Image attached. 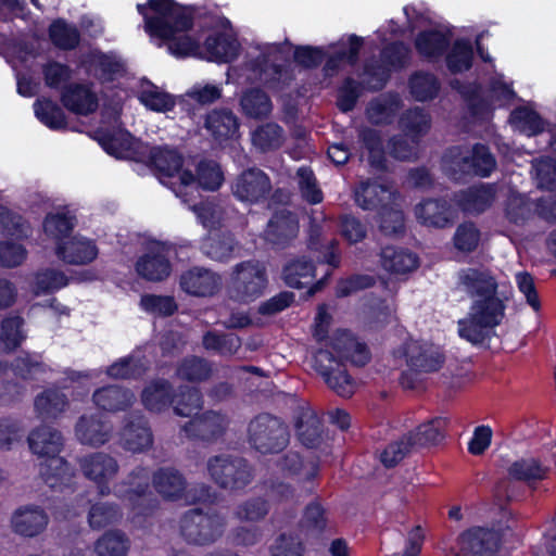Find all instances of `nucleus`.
<instances>
[{
	"label": "nucleus",
	"instance_id": "nucleus-64",
	"mask_svg": "<svg viewBox=\"0 0 556 556\" xmlns=\"http://www.w3.org/2000/svg\"><path fill=\"white\" fill-rule=\"evenodd\" d=\"M533 167L540 188L548 190L556 188V164L553 160H540L533 165Z\"/></svg>",
	"mask_w": 556,
	"mask_h": 556
},
{
	"label": "nucleus",
	"instance_id": "nucleus-60",
	"mask_svg": "<svg viewBox=\"0 0 556 556\" xmlns=\"http://www.w3.org/2000/svg\"><path fill=\"white\" fill-rule=\"evenodd\" d=\"M413 450V446L404 435L400 440L389 444L381 453L380 459L384 466L392 467L401 462Z\"/></svg>",
	"mask_w": 556,
	"mask_h": 556
},
{
	"label": "nucleus",
	"instance_id": "nucleus-38",
	"mask_svg": "<svg viewBox=\"0 0 556 556\" xmlns=\"http://www.w3.org/2000/svg\"><path fill=\"white\" fill-rule=\"evenodd\" d=\"M73 228V218L63 213H51L43 220V232L55 245L60 241L66 240L71 236Z\"/></svg>",
	"mask_w": 556,
	"mask_h": 556
},
{
	"label": "nucleus",
	"instance_id": "nucleus-55",
	"mask_svg": "<svg viewBox=\"0 0 556 556\" xmlns=\"http://www.w3.org/2000/svg\"><path fill=\"white\" fill-rule=\"evenodd\" d=\"M410 92L418 101H425L435 96L438 84L435 78L429 74H416L412 77Z\"/></svg>",
	"mask_w": 556,
	"mask_h": 556
},
{
	"label": "nucleus",
	"instance_id": "nucleus-37",
	"mask_svg": "<svg viewBox=\"0 0 556 556\" xmlns=\"http://www.w3.org/2000/svg\"><path fill=\"white\" fill-rule=\"evenodd\" d=\"M132 395L117 387L98 389L93 394L96 405L108 412L122 409L130 404Z\"/></svg>",
	"mask_w": 556,
	"mask_h": 556
},
{
	"label": "nucleus",
	"instance_id": "nucleus-14",
	"mask_svg": "<svg viewBox=\"0 0 556 556\" xmlns=\"http://www.w3.org/2000/svg\"><path fill=\"white\" fill-rule=\"evenodd\" d=\"M56 257L71 265H86L93 262L99 249L93 240L81 235L70 236L54 247Z\"/></svg>",
	"mask_w": 556,
	"mask_h": 556
},
{
	"label": "nucleus",
	"instance_id": "nucleus-43",
	"mask_svg": "<svg viewBox=\"0 0 556 556\" xmlns=\"http://www.w3.org/2000/svg\"><path fill=\"white\" fill-rule=\"evenodd\" d=\"M23 320L20 317H9L2 321L0 332V346L5 351H12L21 345L25 339L22 329Z\"/></svg>",
	"mask_w": 556,
	"mask_h": 556
},
{
	"label": "nucleus",
	"instance_id": "nucleus-12",
	"mask_svg": "<svg viewBox=\"0 0 556 556\" xmlns=\"http://www.w3.org/2000/svg\"><path fill=\"white\" fill-rule=\"evenodd\" d=\"M264 270L254 264H244L237 268L231 282V296L240 302H249L260 296L265 289Z\"/></svg>",
	"mask_w": 556,
	"mask_h": 556
},
{
	"label": "nucleus",
	"instance_id": "nucleus-5",
	"mask_svg": "<svg viewBox=\"0 0 556 556\" xmlns=\"http://www.w3.org/2000/svg\"><path fill=\"white\" fill-rule=\"evenodd\" d=\"M226 517L216 513H204L201 508L186 511L180 520V534L191 545L208 546L225 533Z\"/></svg>",
	"mask_w": 556,
	"mask_h": 556
},
{
	"label": "nucleus",
	"instance_id": "nucleus-33",
	"mask_svg": "<svg viewBox=\"0 0 556 556\" xmlns=\"http://www.w3.org/2000/svg\"><path fill=\"white\" fill-rule=\"evenodd\" d=\"M381 264L388 271L405 274L414 270L418 262L413 253L387 247L381 252Z\"/></svg>",
	"mask_w": 556,
	"mask_h": 556
},
{
	"label": "nucleus",
	"instance_id": "nucleus-63",
	"mask_svg": "<svg viewBox=\"0 0 556 556\" xmlns=\"http://www.w3.org/2000/svg\"><path fill=\"white\" fill-rule=\"evenodd\" d=\"M26 250L16 242H0V264L5 267H15L26 258Z\"/></svg>",
	"mask_w": 556,
	"mask_h": 556
},
{
	"label": "nucleus",
	"instance_id": "nucleus-56",
	"mask_svg": "<svg viewBox=\"0 0 556 556\" xmlns=\"http://www.w3.org/2000/svg\"><path fill=\"white\" fill-rule=\"evenodd\" d=\"M52 42L62 49H72L78 43V33L62 21H56L50 26Z\"/></svg>",
	"mask_w": 556,
	"mask_h": 556
},
{
	"label": "nucleus",
	"instance_id": "nucleus-28",
	"mask_svg": "<svg viewBox=\"0 0 556 556\" xmlns=\"http://www.w3.org/2000/svg\"><path fill=\"white\" fill-rule=\"evenodd\" d=\"M240 109L250 118H264L271 113L273 103L264 91L251 88L240 97Z\"/></svg>",
	"mask_w": 556,
	"mask_h": 556
},
{
	"label": "nucleus",
	"instance_id": "nucleus-2",
	"mask_svg": "<svg viewBox=\"0 0 556 556\" xmlns=\"http://www.w3.org/2000/svg\"><path fill=\"white\" fill-rule=\"evenodd\" d=\"M456 287L471 299L467 315L458 321V333L472 344L482 343L504 318L497 282L488 270L466 268L458 271Z\"/></svg>",
	"mask_w": 556,
	"mask_h": 556
},
{
	"label": "nucleus",
	"instance_id": "nucleus-24",
	"mask_svg": "<svg viewBox=\"0 0 556 556\" xmlns=\"http://www.w3.org/2000/svg\"><path fill=\"white\" fill-rule=\"evenodd\" d=\"M129 483L136 486H147L150 483L154 486H178L184 483V478L174 468H162L150 473L148 469L138 467L130 473Z\"/></svg>",
	"mask_w": 556,
	"mask_h": 556
},
{
	"label": "nucleus",
	"instance_id": "nucleus-15",
	"mask_svg": "<svg viewBox=\"0 0 556 556\" xmlns=\"http://www.w3.org/2000/svg\"><path fill=\"white\" fill-rule=\"evenodd\" d=\"M500 536L494 530L472 528L459 536V552L456 556H494Z\"/></svg>",
	"mask_w": 556,
	"mask_h": 556
},
{
	"label": "nucleus",
	"instance_id": "nucleus-57",
	"mask_svg": "<svg viewBox=\"0 0 556 556\" xmlns=\"http://www.w3.org/2000/svg\"><path fill=\"white\" fill-rule=\"evenodd\" d=\"M168 392L164 382H153L142 393L143 404L150 410H161L168 404Z\"/></svg>",
	"mask_w": 556,
	"mask_h": 556
},
{
	"label": "nucleus",
	"instance_id": "nucleus-61",
	"mask_svg": "<svg viewBox=\"0 0 556 556\" xmlns=\"http://www.w3.org/2000/svg\"><path fill=\"white\" fill-rule=\"evenodd\" d=\"M269 511L268 503L261 497L244 502L238 507L237 516L247 521H258Z\"/></svg>",
	"mask_w": 556,
	"mask_h": 556
},
{
	"label": "nucleus",
	"instance_id": "nucleus-11",
	"mask_svg": "<svg viewBox=\"0 0 556 556\" xmlns=\"http://www.w3.org/2000/svg\"><path fill=\"white\" fill-rule=\"evenodd\" d=\"M314 368L326 383L340 396H351L355 391L354 381L348 376L341 363L329 350L320 349L314 356Z\"/></svg>",
	"mask_w": 556,
	"mask_h": 556
},
{
	"label": "nucleus",
	"instance_id": "nucleus-62",
	"mask_svg": "<svg viewBox=\"0 0 556 556\" xmlns=\"http://www.w3.org/2000/svg\"><path fill=\"white\" fill-rule=\"evenodd\" d=\"M283 469L290 475H298V482L307 483L316 475L317 469L314 465H304L298 454H288L283 462Z\"/></svg>",
	"mask_w": 556,
	"mask_h": 556
},
{
	"label": "nucleus",
	"instance_id": "nucleus-49",
	"mask_svg": "<svg viewBox=\"0 0 556 556\" xmlns=\"http://www.w3.org/2000/svg\"><path fill=\"white\" fill-rule=\"evenodd\" d=\"M35 114L49 128L59 129L65 125L62 110L50 100L37 101L35 103Z\"/></svg>",
	"mask_w": 556,
	"mask_h": 556
},
{
	"label": "nucleus",
	"instance_id": "nucleus-48",
	"mask_svg": "<svg viewBox=\"0 0 556 556\" xmlns=\"http://www.w3.org/2000/svg\"><path fill=\"white\" fill-rule=\"evenodd\" d=\"M123 446L131 452H142L152 444V435L143 426H131L122 433Z\"/></svg>",
	"mask_w": 556,
	"mask_h": 556
},
{
	"label": "nucleus",
	"instance_id": "nucleus-19",
	"mask_svg": "<svg viewBox=\"0 0 556 556\" xmlns=\"http://www.w3.org/2000/svg\"><path fill=\"white\" fill-rule=\"evenodd\" d=\"M11 523L15 533L34 538L46 529L48 516L38 506H24L14 511Z\"/></svg>",
	"mask_w": 556,
	"mask_h": 556
},
{
	"label": "nucleus",
	"instance_id": "nucleus-10",
	"mask_svg": "<svg viewBox=\"0 0 556 556\" xmlns=\"http://www.w3.org/2000/svg\"><path fill=\"white\" fill-rule=\"evenodd\" d=\"M249 440L261 453H276L286 447L289 435L277 418L260 416L249 426Z\"/></svg>",
	"mask_w": 556,
	"mask_h": 556
},
{
	"label": "nucleus",
	"instance_id": "nucleus-58",
	"mask_svg": "<svg viewBox=\"0 0 556 556\" xmlns=\"http://www.w3.org/2000/svg\"><path fill=\"white\" fill-rule=\"evenodd\" d=\"M140 305L143 311L157 316L170 315L177 308L173 298L151 294L143 295Z\"/></svg>",
	"mask_w": 556,
	"mask_h": 556
},
{
	"label": "nucleus",
	"instance_id": "nucleus-3",
	"mask_svg": "<svg viewBox=\"0 0 556 556\" xmlns=\"http://www.w3.org/2000/svg\"><path fill=\"white\" fill-rule=\"evenodd\" d=\"M210 489H128L123 495L136 515H149L160 504L159 496L181 505L213 504L216 495Z\"/></svg>",
	"mask_w": 556,
	"mask_h": 556
},
{
	"label": "nucleus",
	"instance_id": "nucleus-50",
	"mask_svg": "<svg viewBox=\"0 0 556 556\" xmlns=\"http://www.w3.org/2000/svg\"><path fill=\"white\" fill-rule=\"evenodd\" d=\"M67 282L68 279L64 273L54 269H47L36 275L34 292L36 294L53 292L65 287Z\"/></svg>",
	"mask_w": 556,
	"mask_h": 556
},
{
	"label": "nucleus",
	"instance_id": "nucleus-18",
	"mask_svg": "<svg viewBox=\"0 0 556 556\" xmlns=\"http://www.w3.org/2000/svg\"><path fill=\"white\" fill-rule=\"evenodd\" d=\"M555 454L546 456H525L513 462L507 468V476L517 482H540L548 473L549 464L554 460Z\"/></svg>",
	"mask_w": 556,
	"mask_h": 556
},
{
	"label": "nucleus",
	"instance_id": "nucleus-42",
	"mask_svg": "<svg viewBox=\"0 0 556 556\" xmlns=\"http://www.w3.org/2000/svg\"><path fill=\"white\" fill-rule=\"evenodd\" d=\"M283 141V134L280 126L274 123L263 125L252 134V142L261 151L277 149Z\"/></svg>",
	"mask_w": 556,
	"mask_h": 556
},
{
	"label": "nucleus",
	"instance_id": "nucleus-7",
	"mask_svg": "<svg viewBox=\"0 0 556 556\" xmlns=\"http://www.w3.org/2000/svg\"><path fill=\"white\" fill-rule=\"evenodd\" d=\"M119 108L113 109L109 116L108 127L98 130V140L103 149L117 159L143 161L148 146L137 141L128 131L121 128L117 123Z\"/></svg>",
	"mask_w": 556,
	"mask_h": 556
},
{
	"label": "nucleus",
	"instance_id": "nucleus-27",
	"mask_svg": "<svg viewBox=\"0 0 556 556\" xmlns=\"http://www.w3.org/2000/svg\"><path fill=\"white\" fill-rule=\"evenodd\" d=\"M129 548L128 536L117 529L105 531L93 546L97 556H126Z\"/></svg>",
	"mask_w": 556,
	"mask_h": 556
},
{
	"label": "nucleus",
	"instance_id": "nucleus-34",
	"mask_svg": "<svg viewBox=\"0 0 556 556\" xmlns=\"http://www.w3.org/2000/svg\"><path fill=\"white\" fill-rule=\"evenodd\" d=\"M321 433V425L317 415L312 410L303 412L296 422V434L301 443L307 447H317L323 440Z\"/></svg>",
	"mask_w": 556,
	"mask_h": 556
},
{
	"label": "nucleus",
	"instance_id": "nucleus-44",
	"mask_svg": "<svg viewBox=\"0 0 556 556\" xmlns=\"http://www.w3.org/2000/svg\"><path fill=\"white\" fill-rule=\"evenodd\" d=\"M224 418L215 413H208L202 417H198L191 420L186 431H193L194 434L203 438L211 439L218 434L224 428Z\"/></svg>",
	"mask_w": 556,
	"mask_h": 556
},
{
	"label": "nucleus",
	"instance_id": "nucleus-22",
	"mask_svg": "<svg viewBox=\"0 0 556 556\" xmlns=\"http://www.w3.org/2000/svg\"><path fill=\"white\" fill-rule=\"evenodd\" d=\"M269 189L266 175L258 169H250L239 176L235 186V195L245 202H254L264 195Z\"/></svg>",
	"mask_w": 556,
	"mask_h": 556
},
{
	"label": "nucleus",
	"instance_id": "nucleus-29",
	"mask_svg": "<svg viewBox=\"0 0 556 556\" xmlns=\"http://www.w3.org/2000/svg\"><path fill=\"white\" fill-rule=\"evenodd\" d=\"M443 418H434L416 427L405 434L413 448L424 447L439 442L445 427Z\"/></svg>",
	"mask_w": 556,
	"mask_h": 556
},
{
	"label": "nucleus",
	"instance_id": "nucleus-46",
	"mask_svg": "<svg viewBox=\"0 0 556 556\" xmlns=\"http://www.w3.org/2000/svg\"><path fill=\"white\" fill-rule=\"evenodd\" d=\"M66 406V401L63 394L55 390H49L35 400V408L39 416L43 418L55 417Z\"/></svg>",
	"mask_w": 556,
	"mask_h": 556
},
{
	"label": "nucleus",
	"instance_id": "nucleus-25",
	"mask_svg": "<svg viewBox=\"0 0 556 556\" xmlns=\"http://www.w3.org/2000/svg\"><path fill=\"white\" fill-rule=\"evenodd\" d=\"M111 427L100 419L83 416L76 426L77 439L86 445L98 446L109 441Z\"/></svg>",
	"mask_w": 556,
	"mask_h": 556
},
{
	"label": "nucleus",
	"instance_id": "nucleus-6",
	"mask_svg": "<svg viewBox=\"0 0 556 556\" xmlns=\"http://www.w3.org/2000/svg\"><path fill=\"white\" fill-rule=\"evenodd\" d=\"M142 162H149L157 172V177L175 193L179 185L192 181V170L189 159H184L176 150L167 147H148Z\"/></svg>",
	"mask_w": 556,
	"mask_h": 556
},
{
	"label": "nucleus",
	"instance_id": "nucleus-52",
	"mask_svg": "<svg viewBox=\"0 0 556 556\" xmlns=\"http://www.w3.org/2000/svg\"><path fill=\"white\" fill-rule=\"evenodd\" d=\"M472 60V47L466 40H457L447 56L448 68L454 72H463L470 67Z\"/></svg>",
	"mask_w": 556,
	"mask_h": 556
},
{
	"label": "nucleus",
	"instance_id": "nucleus-23",
	"mask_svg": "<svg viewBox=\"0 0 556 556\" xmlns=\"http://www.w3.org/2000/svg\"><path fill=\"white\" fill-rule=\"evenodd\" d=\"M64 106L75 114L87 115L98 108V98L87 85H71L62 93Z\"/></svg>",
	"mask_w": 556,
	"mask_h": 556
},
{
	"label": "nucleus",
	"instance_id": "nucleus-35",
	"mask_svg": "<svg viewBox=\"0 0 556 556\" xmlns=\"http://www.w3.org/2000/svg\"><path fill=\"white\" fill-rule=\"evenodd\" d=\"M418 220L425 225L443 227L452 218L451 208L439 201H426L415 208Z\"/></svg>",
	"mask_w": 556,
	"mask_h": 556
},
{
	"label": "nucleus",
	"instance_id": "nucleus-36",
	"mask_svg": "<svg viewBox=\"0 0 556 556\" xmlns=\"http://www.w3.org/2000/svg\"><path fill=\"white\" fill-rule=\"evenodd\" d=\"M139 100L148 109L156 112H167L174 108L172 96L150 81H142L139 90Z\"/></svg>",
	"mask_w": 556,
	"mask_h": 556
},
{
	"label": "nucleus",
	"instance_id": "nucleus-26",
	"mask_svg": "<svg viewBox=\"0 0 556 556\" xmlns=\"http://www.w3.org/2000/svg\"><path fill=\"white\" fill-rule=\"evenodd\" d=\"M328 350L339 356L350 358L356 365H364L369 359L367 348L346 332H342L339 337L331 339Z\"/></svg>",
	"mask_w": 556,
	"mask_h": 556
},
{
	"label": "nucleus",
	"instance_id": "nucleus-20",
	"mask_svg": "<svg viewBox=\"0 0 556 556\" xmlns=\"http://www.w3.org/2000/svg\"><path fill=\"white\" fill-rule=\"evenodd\" d=\"M220 286V279L214 273L194 267L185 271L180 277L181 289L195 296L213 294Z\"/></svg>",
	"mask_w": 556,
	"mask_h": 556
},
{
	"label": "nucleus",
	"instance_id": "nucleus-53",
	"mask_svg": "<svg viewBox=\"0 0 556 556\" xmlns=\"http://www.w3.org/2000/svg\"><path fill=\"white\" fill-rule=\"evenodd\" d=\"M447 42L446 34L442 30L422 33L416 40V48L426 56L440 53Z\"/></svg>",
	"mask_w": 556,
	"mask_h": 556
},
{
	"label": "nucleus",
	"instance_id": "nucleus-17",
	"mask_svg": "<svg viewBox=\"0 0 556 556\" xmlns=\"http://www.w3.org/2000/svg\"><path fill=\"white\" fill-rule=\"evenodd\" d=\"M208 472L216 483L223 485L248 484L251 478V469L243 459H229L227 457L210 459Z\"/></svg>",
	"mask_w": 556,
	"mask_h": 556
},
{
	"label": "nucleus",
	"instance_id": "nucleus-21",
	"mask_svg": "<svg viewBox=\"0 0 556 556\" xmlns=\"http://www.w3.org/2000/svg\"><path fill=\"white\" fill-rule=\"evenodd\" d=\"M84 475L96 483H108L117 473V462L110 455L94 453L80 459Z\"/></svg>",
	"mask_w": 556,
	"mask_h": 556
},
{
	"label": "nucleus",
	"instance_id": "nucleus-45",
	"mask_svg": "<svg viewBox=\"0 0 556 556\" xmlns=\"http://www.w3.org/2000/svg\"><path fill=\"white\" fill-rule=\"evenodd\" d=\"M462 163L463 170L472 168L477 174L481 176L489 175L495 167V161L493 156L483 146L475 147L471 156L463 157Z\"/></svg>",
	"mask_w": 556,
	"mask_h": 556
},
{
	"label": "nucleus",
	"instance_id": "nucleus-16",
	"mask_svg": "<svg viewBox=\"0 0 556 556\" xmlns=\"http://www.w3.org/2000/svg\"><path fill=\"white\" fill-rule=\"evenodd\" d=\"M192 170V181L189 185H179L176 195L187 197L189 193L197 192L200 188L204 190H216L224 181V174L215 162H200L194 164L190 160Z\"/></svg>",
	"mask_w": 556,
	"mask_h": 556
},
{
	"label": "nucleus",
	"instance_id": "nucleus-40",
	"mask_svg": "<svg viewBox=\"0 0 556 556\" xmlns=\"http://www.w3.org/2000/svg\"><path fill=\"white\" fill-rule=\"evenodd\" d=\"M283 278L290 287H308L314 278L313 265L305 260L293 261L286 266Z\"/></svg>",
	"mask_w": 556,
	"mask_h": 556
},
{
	"label": "nucleus",
	"instance_id": "nucleus-59",
	"mask_svg": "<svg viewBox=\"0 0 556 556\" xmlns=\"http://www.w3.org/2000/svg\"><path fill=\"white\" fill-rule=\"evenodd\" d=\"M270 556H303V545L298 538L281 533L269 547Z\"/></svg>",
	"mask_w": 556,
	"mask_h": 556
},
{
	"label": "nucleus",
	"instance_id": "nucleus-39",
	"mask_svg": "<svg viewBox=\"0 0 556 556\" xmlns=\"http://www.w3.org/2000/svg\"><path fill=\"white\" fill-rule=\"evenodd\" d=\"M393 193L378 184L362 185L355 192V200L363 208H375L382 202H389Z\"/></svg>",
	"mask_w": 556,
	"mask_h": 556
},
{
	"label": "nucleus",
	"instance_id": "nucleus-41",
	"mask_svg": "<svg viewBox=\"0 0 556 556\" xmlns=\"http://www.w3.org/2000/svg\"><path fill=\"white\" fill-rule=\"evenodd\" d=\"M509 121L515 129L528 136L540 132L544 126L541 117L528 106L515 110Z\"/></svg>",
	"mask_w": 556,
	"mask_h": 556
},
{
	"label": "nucleus",
	"instance_id": "nucleus-13",
	"mask_svg": "<svg viewBox=\"0 0 556 556\" xmlns=\"http://www.w3.org/2000/svg\"><path fill=\"white\" fill-rule=\"evenodd\" d=\"M170 248L159 241H151L147 252L136 264L137 273L148 280L159 281L169 276L172 267L168 261Z\"/></svg>",
	"mask_w": 556,
	"mask_h": 556
},
{
	"label": "nucleus",
	"instance_id": "nucleus-51",
	"mask_svg": "<svg viewBox=\"0 0 556 556\" xmlns=\"http://www.w3.org/2000/svg\"><path fill=\"white\" fill-rule=\"evenodd\" d=\"M480 231L473 224L466 223L457 227L453 241L457 251L469 253L476 250L480 243Z\"/></svg>",
	"mask_w": 556,
	"mask_h": 556
},
{
	"label": "nucleus",
	"instance_id": "nucleus-9",
	"mask_svg": "<svg viewBox=\"0 0 556 556\" xmlns=\"http://www.w3.org/2000/svg\"><path fill=\"white\" fill-rule=\"evenodd\" d=\"M28 444L35 455L50 460L49 467H53L55 470L52 476L59 478L71 476L67 463L63 458L56 457L63 446L62 435L58 431L46 426L37 428L30 432Z\"/></svg>",
	"mask_w": 556,
	"mask_h": 556
},
{
	"label": "nucleus",
	"instance_id": "nucleus-30",
	"mask_svg": "<svg viewBox=\"0 0 556 556\" xmlns=\"http://www.w3.org/2000/svg\"><path fill=\"white\" fill-rule=\"evenodd\" d=\"M88 71L103 80H113L124 73V64L115 55L93 52L88 60Z\"/></svg>",
	"mask_w": 556,
	"mask_h": 556
},
{
	"label": "nucleus",
	"instance_id": "nucleus-47",
	"mask_svg": "<svg viewBox=\"0 0 556 556\" xmlns=\"http://www.w3.org/2000/svg\"><path fill=\"white\" fill-rule=\"evenodd\" d=\"M119 517V509L115 504L102 502L93 504L88 514L89 525L92 529H102L116 522Z\"/></svg>",
	"mask_w": 556,
	"mask_h": 556
},
{
	"label": "nucleus",
	"instance_id": "nucleus-54",
	"mask_svg": "<svg viewBox=\"0 0 556 556\" xmlns=\"http://www.w3.org/2000/svg\"><path fill=\"white\" fill-rule=\"evenodd\" d=\"M489 97L485 105L497 108L508 104L515 98V92L502 75H496L491 81Z\"/></svg>",
	"mask_w": 556,
	"mask_h": 556
},
{
	"label": "nucleus",
	"instance_id": "nucleus-8",
	"mask_svg": "<svg viewBox=\"0 0 556 556\" xmlns=\"http://www.w3.org/2000/svg\"><path fill=\"white\" fill-rule=\"evenodd\" d=\"M393 357L399 368L407 367L424 372L438 370L444 361L439 348L416 340L403 342L394 350Z\"/></svg>",
	"mask_w": 556,
	"mask_h": 556
},
{
	"label": "nucleus",
	"instance_id": "nucleus-1",
	"mask_svg": "<svg viewBox=\"0 0 556 556\" xmlns=\"http://www.w3.org/2000/svg\"><path fill=\"white\" fill-rule=\"evenodd\" d=\"M144 30L159 47L166 46L176 58L195 56L216 63L237 59L240 51L231 28L199 31L192 28V13L174 0H149L137 4Z\"/></svg>",
	"mask_w": 556,
	"mask_h": 556
},
{
	"label": "nucleus",
	"instance_id": "nucleus-31",
	"mask_svg": "<svg viewBox=\"0 0 556 556\" xmlns=\"http://www.w3.org/2000/svg\"><path fill=\"white\" fill-rule=\"evenodd\" d=\"M298 220L287 212H280L268 223L266 239L273 243H282L298 233Z\"/></svg>",
	"mask_w": 556,
	"mask_h": 556
},
{
	"label": "nucleus",
	"instance_id": "nucleus-32",
	"mask_svg": "<svg viewBox=\"0 0 556 556\" xmlns=\"http://www.w3.org/2000/svg\"><path fill=\"white\" fill-rule=\"evenodd\" d=\"M237 117L230 111H213L206 118V128L218 139H231L238 131Z\"/></svg>",
	"mask_w": 556,
	"mask_h": 556
},
{
	"label": "nucleus",
	"instance_id": "nucleus-4",
	"mask_svg": "<svg viewBox=\"0 0 556 556\" xmlns=\"http://www.w3.org/2000/svg\"><path fill=\"white\" fill-rule=\"evenodd\" d=\"M291 53V46L285 43H264L254 48L250 53L251 61L245 66V78L250 81H261L269 88L278 89L289 78V73L278 67L274 62Z\"/></svg>",
	"mask_w": 556,
	"mask_h": 556
}]
</instances>
